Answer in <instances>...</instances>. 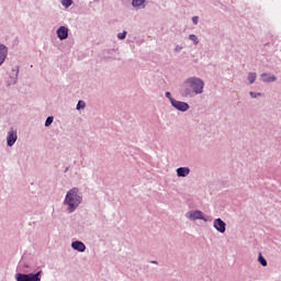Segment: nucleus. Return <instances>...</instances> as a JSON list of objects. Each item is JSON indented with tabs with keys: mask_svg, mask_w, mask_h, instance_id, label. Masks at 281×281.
Returning <instances> with one entry per match:
<instances>
[{
	"mask_svg": "<svg viewBox=\"0 0 281 281\" xmlns=\"http://www.w3.org/2000/svg\"><path fill=\"white\" fill-rule=\"evenodd\" d=\"M81 203L82 192H80V189L78 187H74L72 189L67 191L64 200V205H67L68 214H74V211L78 210Z\"/></svg>",
	"mask_w": 281,
	"mask_h": 281,
	"instance_id": "obj_1",
	"label": "nucleus"
},
{
	"mask_svg": "<svg viewBox=\"0 0 281 281\" xmlns=\"http://www.w3.org/2000/svg\"><path fill=\"white\" fill-rule=\"evenodd\" d=\"M184 85L190 87L195 95H201V93H203V89H205V81L198 77H190L186 79Z\"/></svg>",
	"mask_w": 281,
	"mask_h": 281,
	"instance_id": "obj_2",
	"label": "nucleus"
},
{
	"mask_svg": "<svg viewBox=\"0 0 281 281\" xmlns=\"http://www.w3.org/2000/svg\"><path fill=\"white\" fill-rule=\"evenodd\" d=\"M43 279V270L37 272L15 273V281H41Z\"/></svg>",
	"mask_w": 281,
	"mask_h": 281,
	"instance_id": "obj_3",
	"label": "nucleus"
},
{
	"mask_svg": "<svg viewBox=\"0 0 281 281\" xmlns=\"http://www.w3.org/2000/svg\"><path fill=\"white\" fill-rule=\"evenodd\" d=\"M171 106L176 109V111H180V113H186L187 111H190V103L186 101H179L177 99L172 101Z\"/></svg>",
	"mask_w": 281,
	"mask_h": 281,
	"instance_id": "obj_4",
	"label": "nucleus"
},
{
	"mask_svg": "<svg viewBox=\"0 0 281 281\" xmlns=\"http://www.w3.org/2000/svg\"><path fill=\"white\" fill-rule=\"evenodd\" d=\"M213 227L220 234H225V232L227 231V224L221 217L214 220Z\"/></svg>",
	"mask_w": 281,
	"mask_h": 281,
	"instance_id": "obj_5",
	"label": "nucleus"
},
{
	"mask_svg": "<svg viewBox=\"0 0 281 281\" xmlns=\"http://www.w3.org/2000/svg\"><path fill=\"white\" fill-rule=\"evenodd\" d=\"M188 218H190V221H207V218H205V215L203 214V211H189L188 212Z\"/></svg>",
	"mask_w": 281,
	"mask_h": 281,
	"instance_id": "obj_6",
	"label": "nucleus"
},
{
	"mask_svg": "<svg viewBox=\"0 0 281 281\" xmlns=\"http://www.w3.org/2000/svg\"><path fill=\"white\" fill-rule=\"evenodd\" d=\"M57 38L59 41H67L69 38V27L61 25L56 31Z\"/></svg>",
	"mask_w": 281,
	"mask_h": 281,
	"instance_id": "obj_7",
	"label": "nucleus"
},
{
	"mask_svg": "<svg viewBox=\"0 0 281 281\" xmlns=\"http://www.w3.org/2000/svg\"><path fill=\"white\" fill-rule=\"evenodd\" d=\"M16 139H19V135L16 134V131L11 130L7 134V146L9 148H12L14 144H16Z\"/></svg>",
	"mask_w": 281,
	"mask_h": 281,
	"instance_id": "obj_8",
	"label": "nucleus"
},
{
	"mask_svg": "<svg viewBox=\"0 0 281 281\" xmlns=\"http://www.w3.org/2000/svg\"><path fill=\"white\" fill-rule=\"evenodd\" d=\"M71 248L79 254H85L87 251V245L80 240H75L71 243Z\"/></svg>",
	"mask_w": 281,
	"mask_h": 281,
	"instance_id": "obj_9",
	"label": "nucleus"
},
{
	"mask_svg": "<svg viewBox=\"0 0 281 281\" xmlns=\"http://www.w3.org/2000/svg\"><path fill=\"white\" fill-rule=\"evenodd\" d=\"M5 58H8V46L0 44V67L5 63Z\"/></svg>",
	"mask_w": 281,
	"mask_h": 281,
	"instance_id": "obj_10",
	"label": "nucleus"
},
{
	"mask_svg": "<svg viewBox=\"0 0 281 281\" xmlns=\"http://www.w3.org/2000/svg\"><path fill=\"white\" fill-rule=\"evenodd\" d=\"M177 177L186 178L190 175V167H179L176 169Z\"/></svg>",
	"mask_w": 281,
	"mask_h": 281,
	"instance_id": "obj_11",
	"label": "nucleus"
},
{
	"mask_svg": "<svg viewBox=\"0 0 281 281\" xmlns=\"http://www.w3.org/2000/svg\"><path fill=\"white\" fill-rule=\"evenodd\" d=\"M262 82H276L278 77L276 75H271L269 72L261 74Z\"/></svg>",
	"mask_w": 281,
	"mask_h": 281,
	"instance_id": "obj_12",
	"label": "nucleus"
},
{
	"mask_svg": "<svg viewBox=\"0 0 281 281\" xmlns=\"http://www.w3.org/2000/svg\"><path fill=\"white\" fill-rule=\"evenodd\" d=\"M180 93L182 98H194L196 95L190 86H187Z\"/></svg>",
	"mask_w": 281,
	"mask_h": 281,
	"instance_id": "obj_13",
	"label": "nucleus"
},
{
	"mask_svg": "<svg viewBox=\"0 0 281 281\" xmlns=\"http://www.w3.org/2000/svg\"><path fill=\"white\" fill-rule=\"evenodd\" d=\"M132 5L136 10H144L146 8V0H132Z\"/></svg>",
	"mask_w": 281,
	"mask_h": 281,
	"instance_id": "obj_14",
	"label": "nucleus"
},
{
	"mask_svg": "<svg viewBox=\"0 0 281 281\" xmlns=\"http://www.w3.org/2000/svg\"><path fill=\"white\" fill-rule=\"evenodd\" d=\"M256 78H258V74L249 72L247 77L249 85H254V82H256Z\"/></svg>",
	"mask_w": 281,
	"mask_h": 281,
	"instance_id": "obj_15",
	"label": "nucleus"
},
{
	"mask_svg": "<svg viewBox=\"0 0 281 281\" xmlns=\"http://www.w3.org/2000/svg\"><path fill=\"white\" fill-rule=\"evenodd\" d=\"M258 262L261 265V267H267L268 262L265 256H262V252L258 254Z\"/></svg>",
	"mask_w": 281,
	"mask_h": 281,
	"instance_id": "obj_16",
	"label": "nucleus"
},
{
	"mask_svg": "<svg viewBox=\"0 0 281 281\" xmlns=\"http://www.w3.org/2000/svg\"><path fill=\"white\" fill-rule=\"evenodd\" d=\"M87 109V103L83 100H79L77 105H76V110L77 111H82Z\"/></svg>",
	"mask_w": 281,
	"mask_h": 281,
	"instance_id": "obj_17",
	"label": "nucleus"
},
{
	"mask_svg": "<svg viewBox=\"0 0 281 281\" xmlns=\"http://www.w3.org/2000/svg\"><path fill=\"white\" fill-rule=\"evenodd\" d=\"M60 3L64 8H71L74 5V0H60Z\"/></svg>",
	"mask_w": 281,
	"mask_h": 281,
	"instance_id": "obj_18",
	"label": "nucleus"
},
{
	"mask_svg": "<svg viewBox=\"0 0 281 281\" xmlns=\"http://www.w3.org/2000/svg\"><path fill=\"white\" fill-rule=\"evenodd\" d=\"M9 77H12L19 80V66H15L14 68H12L11 75Z\"/></svg>",
	"mask_w": 281,
	"mask_h": 281,
	"instance_id": "obj_19",
	"label": "nucleus"
},
{
	"mask_svg": "<svg viewBox=\"0 0 281 281\" xmlns=\"http://www.w3.org/2000/svg\"><path fill=\"white\" fill-rule=\"evenodd\" d=\"M52 124H54V116H47V117H46V121H45V123H44V126H45L46 128H49V126H52Z\"/></svg>",
	"mask_w": 281,
	"mask_h": 281,
	"instance_id": "obj_20",
	"label": "nucleus"
},
{
	"mask_svg": "<svg viewBox=\"0 0 281 281\" xmlns=\"http://www.w3.org/2000/svg\"><path fill=\"white\" fill-rule=\"evenodd\" d=\"M189 41H192L193 45H199V36L194 35V34L189 35Z\"/></svg>",
	"mask_w": 281,
	"mask_h": 281,
	"instance_id": "obj_21",
	"label": "nucleus"
},
{
	"mask_svg": "<svg viewBox=\"0 0 281 281\" xmlns=\"http://www.w3.org/2000/svg\"><path fill=\"white\" fill-rule=\"evenodd\" d=\"M16 82H19V79H16V77H9L8 87H10L11 85H16Z\"/></svg>",
	"mask_w": 281,
	"mask_h": 281,
	"instance_id": "obj_22",
	"label": "nucleus"
},
{
	"mask_svg": "<svg viewBox=\"0 0 281 281\" xmlns=\"http://www.w3.org/2000/svg\"><path fill=\"white\" fill-rule=\"evenodd\" d=\"M250 98L256 99V98H262V93L261 92H254L250 91L249 92Z\"/></svg>",
	"mask_w": 281,
	"mask_h": 281,
	"instance_id": "obj_23",
	"label": "nucleus"
},
{
	"mask_svg": "<svg viewBox=\"0 0 281 281\" xmlns=\"http://www.w3.org/2000/svg\"><path fill=\"white\" fill-rule=\"evenodd\" d=\"M165 98H167L169 100L170 104H172L173 100H177V99L172 98V93L170 91L165 92Z\"/></svg>",
	"mask_w": 281,
	"mask_h": 281,
	"instance_id": "obj_24",
	"label": "nucleus"
},
{
	"mask_svg": "<svg viewBox=\"0 0 281 281\" xmlns=\"http://www.w3.org/2000/svg\"><path fill=\"white\" fill-rule=\"evenodd\" d=\"M126 34H127L126 31H123L122 33H119L117 34L119 41H124L126 38Z\"/></svg>",
	"mask_w": 281,
	"mask_h": 281,
	"instance_id": "obj_25",
	"label": "nucleus"
},
{
	"mask_svg": "<svg viewBox=\"0 0 281 281\" xmlns=\"http://www.w3.org/2000/svg\"><path fill=\"white\" fill-rule=\"evenodd\" d=\"M181 49H183V46L176 45L173 52H175L176 54H181Z\"/></svg>",
	"mask_w": 281,
	"mask_h": 281,
	"instance_id": "obj_26",
	"label": "nucleus"
},
{
	"mask_svg": "<svg viewBox=\"0 0 281 281\" xmlns=\"http://www.w3.org/2000/svg\"><path fill=\"white\" fill-rule=\"evenodd\" d=\"M192 23H193V25H199V16L194 15L192 18Z\"/></svg>",
	"mask_w": 281,
	"mask_h": 281,
	"instance_id": "obj_27",
	"label": "nucleus"
},
{
	"mask_svg": "<svg viewBox=\"0 0 281 281\" xmlns=\"http://www.w3.org/2000/svg\"><path fill=\"white\" fill-rule=\"evenodd\" d=\"M150 263L151 265H159V262L157 260H151Z\"/></svg>",
	"mask_w": 281,
	"mask_h": 281,
	"instance_id": "obj_28",
	"label": "nucleus"
},
{
	"mask_svg": "<svg viewBox=\"0 0 281 281\" xmlns=\"http://www.w3.org/2000/svg\"><path fill=\"white\" fill-rule=\"evenodd\" d=\"M69 171V167H66L64 172H68Z\"/></svg>",
	"mask_w": 281,
	"mask_h": 281,
	"instance_id": "obj_29",
	"label": "nucleus"
}]
</instances>
